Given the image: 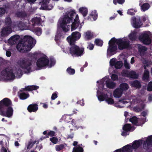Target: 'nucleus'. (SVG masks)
I'll list each match as a JSON object with an SVG mask.
<instances>
[{"label": "nucleus", "mask_w": 152, "mask_h": 152, "mask_svg": "<svg viewBox=\"0 0 152 152\" xmlns=\"http://www.w3.org/2000/svg\"><path fill=\"white\" fill-rule=\"evenodd\" d=\"M75 14V11L72 10H71L70 11L67 12L64 15L63 18L60 22V26L62 28L63 31L59 33L58 31L57 32V34L55 36V41H58L61 38L64 37V35L69 30L67 24L72 22L74 17Z\"/></svg>", "instance_id": "f257e3e1"}, {"label": "nucleus", "mask_w": 152, "mask_h": 152, "mask_svg": "<svg viewBox=\"0 0 152 152\" xmlns=\"http://www.w3.org/2000/svg\"><path fill=\"white\" fill-rule=\"evenodd\" d=\"M12 102L8 98H5L0 101V115L10 118L13 115V110Z\"/></svg>", "instance_id": "f03ea898"}, {"label": "nucleus", "mask_w": 152, "mask_h": 152, "mask_svg": "<svg viewBox=\"0 0 152 152\" xmlns=\"http://www.w3.org/2000/svg\"><path fill=\"white\" fill-rule=\"evenodd\" d=\"M33 38L32 37L28 35L25 36L17 45V48L23 53L28 52L33 47Z\"/></svg>", "instance_id": "7ed1b4c3"}, {"label": "nucleus", "mask_w": 152, "mask_h": 152, "mask_svg": "<svg viewBox=\"0 0 152 152\" xmlns=\"http://www.w3.org/2000/svg\"><path fill=\"white\" fill-rule=\"evenodd\" d=\"M38 53L34 52L33 53H29L28 58H23L18 61V64L20 67L23 69L26 70V73H29L31 72V66L32 63V60L37 59V56Z\"/></svg>", "instance_id": "20e7f679"}, {"label": "nucleus", "mask_w": 152, "mask_h": 152, "mask_svg": "<svg viewBox=\"0 0 152 152\" xmlns=\"http://www.w3.org/2000/svg\"><path fill=\"white\" fill-rule=\"evenodd\" d=\"M69 49V53L72 56L79 57L84 53V49L83 48L80 47L75 44L71 45Z\"/></svg>", "instance_id": "39448f33"}, {"label": "nucleus", "mask_w": 152, "mask_h": 152, "mask_svg": "<svg viewBox=\"0 0 152 152\" xmlns=\"http://www.w3.org/2000/svg\"><path fill=\"white\" fill-rule=\"evenodd\" d=\"M81 34L78 31H75L72 33L71 35H70L67 38V40L70 45L75 44L77 40H78L80 37Z\"/></svg>", "instance_id": "423d86ee"}, {"label": "nucleus", "mask_w": 152, "mask_h": 152, "mask_svg": "<svg viewBox=\"0 0 152 152\" xmlns=\"http://www.w3.org/2000/svg\"><path fill=\"white\" fill-rule=\"evenodd\" d=\"M116 41L117 42V44L118 45V48L120 50L127 49L130 47L129 41V40L119 38L116 39Z\"/></svg>", "instance_id": "0eeeda50"}, {"label": "nucleus", "mask_w": 152, "mask_h": 152, "mask_svg": "<svg viewBox=\"0 0 152 152\" xmlns=\"http://www.w3.org/2000/svg\"><path fill=\"white\" fill-rule=\"evenodd\" d=\"M115 43L117 44V42L115 37L112 38L109 41V46L107 49L108 53H112L115 52L117 50V47Z\"/></svg>", "instance_id": "6e6552de"}, {"label": "nucleus", "mask_w": 152, "mask_h": 152, "mask_svg": "<svg viewBox=\"0 0 152 152\" xmlns=\"http://www.w3.org/2000/svg\"><path fill=\"white\" fill-rule=\"evenodd\" d=\"M49 60L47 57H42L37 61L36 64L38 67L41 68L49 65Z\"/></svg>", "instance_id": "1a4fd4ad"}, {"label": "nucleus", "mask_w": 152, "mask_h": 152, "mask_svg": "<svg viewBox=\"0 0 152 152\" xmlns=\"http://www.w3.org/2000/svg\"><path fill=\"white\" fill-rule=\"evenodd\" d=\"M139 39L143 44L145 45H149L151 42L149 35L146 33H144L140 36Z\"/></svg>", "instance_id": "9d476101"}, {"label": "nucleus", "mask_w": 152, "mask_h": 152, "mask_svg": "<svg viewBox=\"0 0 152 152\" xmlns=\"http://www.w3.org/2000/svg\"><path fill=\"white\" fill-rule=\"evenodd\" d=\"M2 73L4 74L5 76L11 80H13L15 79V76L14 74L13 73V69L10 67L6 68L4 70H3Z\"/></svg>", "instance_id": "9b49d317"}, {"label": "nucleus", "mask_w": 152, "mask_h": 152, "mask_svg": "<svg viewBox=\"0 0 152 152\" xmlns=\"http://www.w3.org/2000/svg\"><path fill=\"white\" fill-rule=\"evenodd\" d=\"M122 75L124 77H130L134 79H137L138 75L134 71L129 72L128 70H123L121 73Z\"/></svg>", "instance_id": "f8f14e48"}, {"label": "nucleus", "mask_w": 152, "mask_h": 152, "mask_svg": "<svg viewBox=\"0 0 152 152\" xmlns=\"http://www.w3.org/2000/svg\"><path fill=\"white\" fill-rule=\"evenodd\" d=\"M79 31H80L82 28V25L80 24L79 18L78 15H77L75 16V19H74V21L72 23L71 26V31H72L76 29L79 26Z\"/></svg>", "instance_id": "ddd939ff"}, {"label": "nucleus", "mask_w": 152, "mask_h": 152, "mask_svg": "<svg viewBox=\"0 0 152 152\" xmlns=\"http://www.w3.org/2000/svg\"><path fill=\"white\" fill-rule=\"evenodd\" d=\"M28 23L24 20H18L15 23V26L20 29L24 30L27 26Z\"/></svg>", "instance_id": "4468645a"}, {"label": "nucleus", "mask_w": 152, "mask_h": 152, "mask_svg": "<svg viewBox=\"0 0 152 152\" xmlns=\"http://www.w3.org/2000/svg\"><path fill=\"white\" fill-rule=\"evenodd\" d=\"M133 26L136 28H140L142 25L140 17H134L133 19Z\"/></svg>", "instance_id": "2eb2a0df"}, {"label": "nucleus", "mask_w": 152, "mask_h": 152, "mask_svg": "<svg viewBox=\"0 0 152 152\" xmlns=\"http://www.w3.org/2000/svg\"><path fill=\"white\" fill-rule=\"evenodd\" d=\"M150 145H152V135L149 136L146 140L144 142L143 147L144 149H148Z\"/></svg>", "instance_id": "dca6fc26"}, {"label": "nucleus", "mask_w": 152, "mask_h": 152, "mask_svg": "<svg viewBox=\"0 0 152 152\" xmlns=\"http://www.w3.org/2000/svg\"><path fill=\"white\" fill-rule=\"evenodd\" d=\"M38 86L32 85L30 86H26L24 88H22L20 90V92H23L24 91H31L33 90H36L39 88Z\"/></svg>", "instance_id": "f3484780"}, {"label": "nucleus", "mask_w": 152, "mask_h": 152, "mask_svg": "<svg viewBox=\"0 0 152 152\" xmlns=\"http://www.w3.org/2000/svg\"><path fill=\"white\" fill-rule=\"evenodd\" d=\"M12 31V29L11 27L5 26L2 29L1 34L3 37L7 36L11 33Z\"/></svg>", "instance_id": "a211bd4d"}, {"label": "nucleus", "mask_w": 152, "mask_h": 152, "mask_svg": "<svg viewBox=\"0 0 152 152\" xmlns=\"http://www.w3.org/2000/svg\"><path fill=\"white\" fill-rule=\"evenodd\" d=\"M38 105L36 104H32L29 105L27 109L30 113L36 112L38 110Z\"/></svg>", "instance_id": "6ab92c4d"}, {"label": "nucleus", "mask_w": 152, "mask_h": 152, "mask_svg": "<svg viewBox=\"0 0 152 152\" xmlns=\"http://www.w3.org/2000/svg\"><path fill=\"white\" fill-rule=\"evenodd\" d=\"M19 37L18 35H15L12 36L8 40V43L11 45H13L16 43Z\"/></svg>", "instance_id": "aec40b11"}, {"label": "nucleus", "mask_w": 152, "mask_h": 152, "mask_svg": "<svg viewBox=\"0 0 152 152\" xmlns=\"http://www.w3.org/2000/svg\"><path fill=\"white\" fill-rule=\"evenodd\" d=\"M142 143V140H135L133 142L131 146L132 147L133 149H136L140 147Z\"/></svg>", "instance_id": "412c9836"}, {"label": "nucleus", "mask_w": 152, "mask_h": 152, "mask_svg": "<svg viewBox=\"0 0 152 152\" xmlns=\"http://www.w3.org/2000/svg\"><path fill=\"white\" fill-rule=\"evenodd\" d=\"M130 83L132 87L135 88H136L140 89L142 86L140 82L138 80H135L131 81Z\"/></svg>", "instance_id": "4be33fe9"}, {"label": "nucleus", "mask_w": 152, "mask_h": 152, "mask_svg": "<svg viewBox=\"0 0 152 152\" xmlns=\"http://www.w3.org/2000/svg\"><path fill=\"white\" fill-rule=\"evenodd\" d=\"M50 0H42V4L41 5V7L43 8V9L44 10H50L52 9L53 7L51 6V8H49L48 4Z\"/></svg>", "instance_id": "5701e85b"}, {"label": "nucleus", "mask_w": 152, "mask_h": 152, "mask_svg": "<svg viewBox=\"0 0 152 152\" xmlns=\"http://www.w3.org/2000/svg\"><path fill=\"white\" fill-rule=\"evenodd\" d=\"M123 91L120 88H118L116 89L113 92V95L115 98H118L121 97L122 95Z\"/></svg>", "instance_id": "b1692460"}, {"label": "nucleus", "mask_w": 152, "mask_h": 152, "mask_svg": "<svg viewBox=\"0 0 152 152\" xmlns=\"http://www.w3.org/2000/svg\"><path fill=\"white\" fill-rule=\"evenodd\" d=\"M98 14L96 10H94L92 11L91 13L87 17V20H91V18H93L94 20H95L97 18Z\"/></svg>", "instance_id": "393cba45"}, {"label": "nucleus", "mask_w": 152, "mask_h": 152, "mask_svg": "<svg viewBox=\"0 0 152 152\" xmlns=\"http://www.w3.org/2000/svg\"><path fill=\"white\" fill-rule=\"evenodd\" d=\"M15 15L17 17L22 19L26 18L27 16V13L24 11L18 12L16 13Z\"/></svg>", "instance_id": "a878e982"}, {"label": "nucleus", "mask_w": 152, "mask_h": 152, "mask_svg": "<svg viewBox=\"0 0 152 152\" xmlns=\"http://www.w3.org/2000/svg\"><path fill=\"white\" fill-rule=\"evenodd\" d=\"M18 94L19 96L20 99L21 100L26 99L29 96V94H26L24 92H18Z\"/></svg>", "instance_id": "bb28decb"}, {"label": "nucleus", "mask_w": 152, "mask_h": 152, "mask_svg": "<svg viewBox=\"0 0 152 152\" xmlns=\"http://www.w3.org/2000/svg\"><path fill=\"white\" fill-rule=\"evenodd\" d=\"M106 85L108 88L113 89L115 87L116 84L114 82L107 80L106 81Z\"/></svg>", "instance_id": "cd10ccee"}, {"label": "nucleus", "mask_w": 152, "mask_h": 152, "mask_svg": "<svg viewBox=\"0 0 152 152\" xmlns=\"http://www.w3.org/2000/svg\"><path fill=\"white\" fill-rule=\"evenodd\" d=\"M124 152H132L133 148L130 144H128L121 148Z\"/></svg>", "instance_id": "c85d7f7f"}, {"label": "nucleus", "mask_w": 152, "mask_h": 152, "mask_svg": "<svg viewBox=\"0 0 152 152\" xmlns=\"http://www.w3.org/2000/svg\"><path fill=\"white\" fill-rule=\"evenodd\" d=\"M41 19L40 17H35L32 20V23L34 25L41 24Z\"/></svg>", "instance_id": "c756f323"}, {"label": "nucleus", "mask_w": 152, "mask_h": 152, "mask_svg": "<svg viewBox=\"0 0 152 152\" xmlns=\"http://www.w3.org/2000/svg\"><path fill=\"white\" fill-rule=\"evenodd\" d=\"M107 97H108L107 94L104 93H102L98 96V99L100 102L105 101Z\"/></svg>", "instance_id": "7c9ffc66"}, {"label": "nucleus", "mask_w": 152, "mask_h": 152, "mask_svg": "<svg viewBox=\"0 0 152 152\" xmlns=\"http://www.w3.org/2000/svg\"><path fill=\"white\" fill-rule=\"evenodd\" d=\"M12 23V20L10 17H7L6 18L5 22L6 26L11 28Z\"/></svg>", "instance_id": "2f4dec72"}, {"label": "nucleus", "mask_w": 152, "mask_h": 152, "mask_svg": "<svg viewBox=\"0 0 152 152\" xmlns=\"http://www.w3.org/2000/svg\"><path fill=\"white\" fill-rule=\"evenodd\" d=\"M79 11L84 17L86 16L88 14V10L86 8L84 7H80L79 9Z\"/></svg>", "instance_id": "473e14b6"}, {"label": "nucleus", "mask_w": 152, "mask_h": 152, "mask_svg": "<svg viewBox=\"0 0 152 152\" xmlns=\"http://www.w3.org/2000/svg\"><path fill=\"white\" fill-rule=\"evenodd\" d=\"M120 89L122 90L123 91H124L127 90L129 88L128 85L126 83H124L121 84L120 86Z\"/></svg>", "instance_id": "72a5a7b5"}, {"label": "nucleus", "mask_w": 152, "mask_h": 152, "mask_svg": "<svg viewBox=\"0 0 152 152\" xmlns=\"http://www.w3.org/2000/svg\"><path fill=\"white\" fill-rule=\"evenodd\" d=\"M132 128L131 125L130 124H126L124 125L123 127V129L124 131L126 132L130 131Z\"/></svg>", "instance_id": "f704fd0d"}, {"label": "nucleus", "mask_w": 152, "mask_h": 152, "mask_svg": "<svg viewBox=\"0 0 152 152\" xmlns=\"http://www.w3.org/2000/svg\"><path fill=\"white\" fill-rule=\"evenodd\" d=\"M149 72L148 70H145V71L142 78L143 80H148L149 78Z\"/></svg>", "instance_id": "c9c22d12"}, {"label": "nucleus", "mask_w": 152, "mask_h": 152, "mask_svg": "<svg viewBox=\"0 0 152 152\" xmlns=\"http://www.w3.org/2000/svg\"><path fill=\"white\" fill-rule=\"evenodd\" d=\"M129 121L135 125L139 126L137 124L138 123L137 118L136 116H133L129 119Z\"/></svg>", "instance_id": "e433bc0d"}, {"label": "nucleus", "mask_w": 152, "mask_h": 152, "mask_svg": "<svg viewBox=\"0 0 152 152\" xmlns=\"http://www.w3.org/2000/svg\"><path fill=\"white\" fill-rule=\"evenodd\" d=\"M129 39L131 41H134L137 38L136 34L134 32L130 33L129 35Z\"/></svg>", "instance_id": "4c0bfd02"}, {"label": "nucleus", "mask_w": 152, "mask_h": 152, "mask_svg": "<svg viewBox=\"0 0 152 152\" xmlns=\"http://www.w3.org/2000/svg\"><path fill=\"white\" fill-rule=\"evenodd\" d=\"M150 7V5L148 3L143 4L141 6V10L144 12L148 10Z\"/></svg>", "instance_id": "58836bf2"}, {"label": "nucleus", "mask_w": 152, "mask_h": 152, "mask_svg": "<svg viewBox=\"0 0 152 152\" xmlns=\"http://www.w3.org/2000/svg\"><path fill=\"white\" fill-rule=\"evenodd\" d=\"M123 65V62L121 61H117L115 66V67L116 69H120L121 68Z\"/></svg>", "instance_id": "ea45409f"}, {"label": "nucleus", "mask_w": 152, "mask_h": 152, "mask_svg": "<svg viewBox=\"0 0 152 152\" xmlns=\"http://www.w3.org/2000/svg\"><path fill=\"white\" fill-rule=\"evenodd\" d=\"M83 148L80 146H78L74 147L72 152H83Z\"/></svg>", "instance_id": "a19ab883"}, {"label": "nucleus", "mask_w": 152, "mask_h": 152, "mask_svg": "<svg viewBox=\"0 0 152 152\" xmlns=\"http://www.w3.org/2000/svg\"><path fill=\"white\" fill-rule=\"evenodd\" d=\"M85 37L88 40H89L91 39L92 37V35L91 32L88 31L84 33Z\"/></svg>", "instance_id": "79ce46f5"}, {"label": "nucleus", "mask_w": 152, "mask_h": 152, "mask_svg": "<svg viewBox=\"0 0 152 152\" xmlns=\"http://www.w3.org/2000/svg\"><path fill=\"white\" fill-rule=\"evenodd\" d=\"M49 59L50 61L49 67H51L55 65L56 64V61L53 57H50Z\"/></svg>", "instance_id": "37998d69"}, {"label": "nucleus", "mask_w": 152, "mask_h": 152, "mask_svg": "<svg viewBox=\"0 0 152 152\" xmlns=\"http://www.w3.org/2000/svg\"><path fill=\"white\" fill-rule=\"evenodd\" d=\"M34 31L36 34L38 36H40L42 33V29L41 28L37 27L35 28L34 29Z\"/></svg>", "instance_id": "c03bdc74"}, {"label": "nucleus", "mask_w": 152, "mask_h": 152, "mask_svg": "<svg viewBox=\"0 0 152 152\" xmlns=\"http://www.w3.org/2000/svg\"><path fill=\"white\" fill-rule=\"evenodd\" d=\"M94 42L96 45L100 47L102 46L103 44V41L99 39H96L95 40Z\"/></svg>", "instance_id": "a18cd8bd"}, {"label": "nucleus", "mask_w": 152, "mask_h": 152, "mask_svg": "<svg viewBox=\"0 0 152 152\" xmlns=\"http://www.w3.org/2000/svg\"><path fill=\"white\" fill-rule=\"evenodd\" d=\"M66 71L67 73L70 75H73L75 72V71L74 69H72L71 67H68L66 69Z\"/></svg>", "instance_id": "49530a36"}, {"label": "nucleus", "mask_w": 152, "mask_h": 152, "mask_svg": "<svg viewBox=\"0 0 152 152\" xmlns=\"http://www.w3.org/2000/svg\"><path fill=\"white\" fill-rule=\"evenodd\" d=\"M105 101L108 104H113L114 102V99L111 98L109 97L108 96L106 99Z\"/></svg>", "instance_id": "de8ad7c7"}, {"label": "nucleus", "mask_w": 152, "mask_h": 152, "mask_svg": "<svg viewBox=\"0 0 152 152\" xmlns=\"http://www.w3.org/2000/svg\"><path fill=\"white\" fill-rule=\"evenodd\" d=\"M138 50L140 53H143L147 50V48L145 46L140 45L138 46Z\"/></svg>", "instance_id": "09e8293b"}, {"label": "nucleus", "mask_w": 152, "mask_h": 152, "mask_svg": "<svg viewBox=\"0 0 152 152\" xmlns=\"http://www.w3.org/2000/svg\"><path fill=\"white\" fill-rule=\"evenodd\" d=\"M50 140L54 144H56L58 141V138L56 137H53L50 138Z\"/></svg>", "instance_id": "8fccbe9b"}, {"label": "nucleus", "mask_w": 152, "mask_h": 152, "mask_svg": "<svg viewBox=\"0 0 152 152\" xmlns=\"http://www.w3.org/2000/svg\"><path fill=\"white\" fill-rule=\"evenodd\" d=\"M64 148V145L63 144L56 145L55 147L56 150L57 151H59L62 150Z\"/></svg>", "instance_id": "3c124183"}, {"label": "nucleus", "mask_w": 152, "mask_h": 152, "mask_svg": "<svg viewBox=\"0 0 152 152\" xmlns=\"http://www.w3.org/2000/svg\"><path fill=\"white\" fill-rule=\"evenodd\" d=\"M116 58H113L110 60V63L111 66H115L116 62Z\"/></svg>", "instance_id": "603ef678"}, {"label": "nucleus", "mask_w": 152, "mask_h": 152, "mask_svg": "<svg viewBox=\"0 0 152 152\" xmlns=\"http://www.w3.org/2000/svg\"><path fill=\"white\" fill-rule=\"evenodd\" d=\"M15 74L17 76L18 75L19 77H20L23 75L22 70L20 69H18L15 72Z\"/></svg>", "instance_id": "864d4df0"}, {"label": "nucleus", "mask_w": 152, "mask_h": 152, "mask_svg": "<svg viewBox=\"0 0 152 152\" xmlns=\"http://www.w3.org/2000/svg\"><path fill=\"white\" fill-rule=\"evenodd\" d=\"M135 11L133 9H129L128 10V14L130 15H133L135 14Z\"/></svg>", "instance_id": "5fc2aeb1"}, {"label": "nucleus", "mask_w": 152, "mask_h": 152, "mask_svg": "<svg viewBox=\"0 0 152 152\" xmlns=\"http://www.w3.org/2000/svg\"><path fill=\"white\" fill-rule=\"evenodd\" d=\"M55 132L53 131H50L48 133L47 135L51 137H53L55 136Z\"/></svg>", "instance_id": "6e6d98bb"}, {"label": "nucleus", "mask_w": 152, "mask_h": 152, "mask_svg": "<svg viewBox=\"0 0 152 152\" xmlns=\"http://www.w3.org/2000/svg\"><path fill=\"white\" fill-rule=\"evenodd\" d=\"M112 80L113 81L117 80H118V76L115 74H113L111 76Z\"/></svg>", "instance_id": "4d7b16f0"}, {"label": "nucleus", "mask_w": 152, "mask_h": 152, "mask_svg": "<svg viewBox=\"0 0 152 152\" xmlns=\"http://www.w3.org/2000/svg\"><path fill=\"white\" fill-rule=\"evenodd\" d=\"M6 10L3 8H0V17L2 16L5 13Z\"/></svg>", "instance_id": "13d9d810"}, {"label": "nucleus", "mask_w": 152, "mask_h": 152, "mask_svg": "<svg viewBox=\"0 0 152 152\" xmlns=\"http://www.w3.org/2000/svg\"><path fill=\"white\" fill-rule=\"evenodd\" d=\"M147 90L150 91H152V82H150L149 83L147 87Z\"/></svg>", "instance_id": "bf43d9fd"}, {"label": "nucleus", "mask_w": 152, "mask_h": 152, "mask_svg": "<svg viewBox=\"0 0 152 152\" xmlns=\"http://www.w3.org/2000/svg\"><path fill=\"white\" fill-rule=\"evenodd\" d=\"M124 66L126 69H129L130 68L129 64L127 63L126 60H125L124 61Z\"/></svg>", "instance_id": "052dcab7"}, {"label": "nucleus", "mask_w": 152, "mask_h": 152, "mask_svg": "<svg viewBox=\"0 0 152 152\" xmlns=\"http://www.w3.org/2000/svg\"><path fill=\"white\" fill-rule=\"evenodd\" d=\"M77 104H80L82 106H84L85 103L83 99H82L81 100H80L77 101Z\"/></svg>", "instance_id": "680f3d73"}, {"label": "nucleus", "mask_w": 152, "mask_h": 152, "mask_svg": "<svg viewBox=\"0 0 152 152\" xmlns=\"http://www.w3.org/2000/svg\"><path fill=\"white\" fill-rule=\"evenodd\" d=\"M34 145L32 144V142L29 141L28 142V145H27V148L28 149H30Z\"/></svg>", "instance_id": "e2e57ef3"}, {"label": "nucleus", "mask_w": 152, "mask_h": 152, "mask_svg": "<svg viewBox=\"0 0 152 152\" xmlns=\"http://www.w3.org/2000/svg\"><path fill=\"white\" fill-rule=\"evenodd\" d=\"M58 97L57 94L56 93H53L52 94L51 96V99L53 100L55 99Z\"/></svg>", "instance_id": "0e129e2a"}, {"label": "nucleus", "mask_w": 152, "mask_h": 152, "mask_svg": "<svg viewBox=\"0 0 152 152\" xmlns=\"http://www.w3.org/2000/svg\"><path fill=\"white\" fill-rule=\"evenodd\" d=\"M43 146L42 144H40L39 145H36L35 149H37L39 151H40V149H42Z\"/></svg>", "instance_id": "69168bd1"}, {"label": "nucleus", "mask_w": 152, "mask_h": 152, "mask_svg": "<svg viewBox=\"0 0 152 152\" xmlns=\"http://www.w3.org/2000/svg\"><path fill=\"white\" fill-rule=\"evenodd\" d=\"M88 48L90 50H92L94 48V46L92 44H90L88 45V46L87 47V48Z\"/></svg>", "instance_id": "338daca9"}, {"label": "nucleus", "mask_w": 152, "mask_h": 152, "mask_svg": "<svg viewBox=\"0 0 152 152\" xmlns=\"http://www.w3.org/2000/svg\"><path fill=\"white\" fill-rule=\"evenodd\" d=\"M141 115L144 117H145L146 116V115H147V111H143L141 113Z\"/></svg>", "instance_id": "774afa93"}]
</instances>
